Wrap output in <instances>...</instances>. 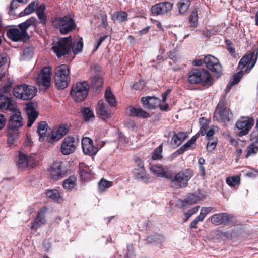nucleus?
<instances>
[{"label": "nucleus", "instance_id": "nucleus-31", "mask_svg": "<svg viewBox=\"0 0 258 258\" xmlns=\"http://www.w3.org/2000/svg\"><path fill=\"white\" fill-rule=\"evenodd\" d=\"M38 3L37 2H32L30 3L28 6L20 13V16L22 17L28 15L34 12Z\"/></svg>", "mask_w": 258, "mask_h": 258}, {"label": "nucleus", "instance_id": "nucleus-50", "mask_svg": "<svg viewBox=\"0 0 258 258\" xmlns=\"http://www.w3.org/2000/svg\"><path fill=\"white\" fill-rule=\"evenodd\" d=\"M200 206H197L193 208L188 210L186 212L184 213V215L186 217V219L183 220L184 222H186L192 215L197 213L199 210Z\"/></svg>", "mask_w": 258, "mask_h": 258}, {"label": "nucleus", "instance_id": "nucleus-60", "mask_svg": "<svg viewBox=\"0 0 258 258\" xmlns=\"http://www.w3.org/2000/svg\"><path fill=\"white\" fill-rule=\"evenodd\" d=\"M135 169H141L144 168V165L143 162L141 159L138 158L135 160Z\"/></svg>", "mask_w": 258, "mask_h": 258}, {"label": "nucleus", "instance_id": "nucleus-54", "mask_svg": "<svg viewBox=\"0 0 258 258\" xmlns=\"http://www.w3.org/2000/svg\"><path fill=\"white\" fill-rule=\"evenodd\" d=\"M198 200V198L195 195H189L185 199V203L188 204H195Z\"/></svg>", "mask_w": 258, "mask_h": 258}, {"label": "nucleus", "instance_id": "nucleus-9", "mask_svg": "<svg viewBox=\"0 0 258 258\" xmlns=\"http://www.w3.org/2000/svg\"><path fill=\"white\" fill-rule=\"evenodd\" d=\"M89 89L87 82H78L72 86L70 94L76 101H82L87 97Z\"/></svg>", "mask_w": 258, "mask_h": 258}, {"label": "nucleus", "instance_id": "nucleus-42", "mask_svg": "<svg viewBox=\"0 0 258 258\" xmlns=\"http://www.w3.org/2000/svg\"><path fill=\"white\" fill-rule=\"evenodd\" d=\"M81 112L85 121L91 120L94 118V115L92 110L89 108H84Z\"/></svg>", "mask_w": 258, "mask_h": 258}, {"label": "nucleus", "instance_id": "nucleus-5", "mask_svg": "<svg viewBox=\"0 0 258 258\" xmlns=\"http://www.w3.org/2000/svg\"><path fill=\"white\" fill-rule=\"evenodd\" d=\"M193 176L192 171L190 169L182 170L171 179V186L174 189H180L186 187L188 181Z\"/></svg>", "mask_w": 258, "mask_h": 258}, {"label": "nucleus", "instance_id": "nucleus-47", "mask_svg": "<svg viewBox=\"0 0 258 258\" xmlns=\"http://www.w3.org/2000/svg\"><path fill=\"white\" fill-rule=\"evenodd\" d=\"M12 84L13 82L10 79H8L7 83L0 90L1 94L7 95L12 87Z\"/></svg>", "mask_w": 258, "mask_h": 258}, {"label": "nucleus", "instance_id": "nucleus-63", "mask_svg": "<svg viewBox=\"0 0 258 258\" xmlns=\"http://www.w3.org/2000/svg\"><path fill=\"white\" fill-rule=\"evenodd\" d=\"M197 138L198 136L197 135L194 136L185 144L189 148L192 145H193L195 143Z\"/></svg>", "mask_w": 258, "mask_h": 258}, {"label": "nucleus", "instance_id": "nucleus-46", "mask_svg": "<svg viewBox=\"0 0 258 258\" xmlns=\"http://www.w3.org/2000/svg\"><path fill=\"white\" fill-rule=\"evenodd\" d=\"M164 237L160 235H155L150 236L147 238L148 242L150 243L154 242L156 243H161L164 241Z\"/></svg>", "mask_w": 258, "mask_h": 258}, {"label": "nucleus", "instance_id": "nucleus-17", "mask_svg": "<svg viewBox=\"0 0 258 258\" xmlns=\"http://www.w3.org/2000/svg\"><path fill=\"white\" fill-rule=\"evenodd\" d=\"M77 142L73 137H66L62 143L61 151L64 155H69L75 150Z\"/></svg>", "mask_w": 258, "mask_h": 258}, {"label": "nucleus", "instance_id": "nucleus-18", "mask_svg": "<svg viewBox=\"0 0 258 258\" xmlns=\"http://www.w3.org/2000/svg\"><path fill=\"white\" fill-rule=\"evenodd\" d=\"M83 151L86 155L93 156L98 151L97 147L93 145L92 140L88 137H84L82 139Z\"/></svg>", "mask_w": 258, "mask_h": 258}, {"label": "nucleus", "instance_id": "nucleus-14", "mask_svg": "<svg viewBox=\"0 0 258 258\" xmlns=\"http://www.w3.org/2000/svg\"><path fill=\"white\" fill-rule=\"evenodd\" d=\"M36 162L33 156H27L20 153L19 155L17 165L20 169H25L27 167L33 168L35 166Z\"/></svg>", "mask_w": 258, "mask_h": 258}, {"label": "nucleus", "instance_id": "nucleus-44", "mask_svg": "<svg viewBox=\"0 0 258 258\" xmlns=\"http://www.w3.org/2000/svg\"><path fill=\"white\" fill-rule=\"evenodd\" d=\"M226 182L227 184L230 186H234L240 183V178L239 176H230L226 178Z\"/></svg>", "mask_w": 258, "mask_h": 258}, {"label": "nucleus", "instance_id": "nucleus-6", "mask_svg": "<svg viewBox=\"0 0 258 258\" xmlns=\"http://www.w3.org/2000/svg\"><path fill=\"white\" fill-rule=\"evenodd\" d=\"M52 24L55 28L59 29L62 34L73 31L76 26L74 20L69 16L56 18L53 20Z\"/></svg>", "mask_w": 258, "mask_h": 258}, {"label": "nucleus", "instance_id": "nucleus-8", "mask_svg": "<svg viewBox=\"0 0 258 258\" xmlns=\"http://www.w3.org/2000/svg\"><path fill=\"white\" fill-rule=\"evenodd\" d=\"M36 93V89L34 86L25 84L17 85L13 89L14 95L24 100L31 99Z\"/></svg>", "mask_w": 258, "mask_h": 258}, {"label": "nucleus", "instance_id": "nucleus-51", "mask_svg": "<svg viewBox=\"0 0 258 258\" xmlns=\"http://www.w3.org/2000/svg\"><path fill=\"white\" fill-rule=\"evenodd\" d=\"M61 139V136L56 133V132H52L47 138V140L49 143H53L56 142Z\"/></svg>", "mask_w": 258, "mask_h": 258}, {"label": "nucleus", "instance_id": "nucleus-15", "mask_svg": "<svg viewBox=\"0 0 258 258\" xmlns=\"http://www.w3.org/2000/svg\"><path fill=\"white\" fill-rule=\"evenodd\" d=\"M204 62L206 67L212 72L217 74L222 72V67L219 60L211 55H208L205 57Z\"/></svg>", "mask_w": 258, "mask_h": 258}, {"label": "nucleus", "instance_id": "nucleus-19", "mask_svg": "<svg viewBox=\"0 0 258 258\" xmlns=\"http://www.w3.org/2000/svg\"><path fill=\"white\" fill-rule=\"evenodd\" d=\"M233 217L231 215L222 213L216 214L211 217V222L216 225H227L232 222Z\"/></svg>", "mask_w": 258, "mask_h": 258}, {"label": "nucleus", "instance_id": "nucleus-7", "mask_svg": "<svg viewBox=\"0 0 258 258\" xmlns=\"http://www.w3.org/2000/svg\"><path fill=\"white\" fill-rule=\"evenodd\" d=\"M72 38L71 36L61 38L53 42L52 49L57 56L61 57L68 54L71 51Z\"/></svg>", "mask_w": 258, "mask_h": 258}, {"label": "nucleus", "instance_id": "nucleus-57", "mask_svg": "<svg viewBox=\"0 0 258 258\" xmlns=\"http://www.w3.org/2000/svg\"><path fill=\"white\" fill-rule=\"evenodd\" d=\"M127 252L126 255V258H135V254L134 252L133 247L132 245L127 246Z\"/></svg>", "mask_w": 258, "mask_h": 258}, {"label": "nucleus", "instance_id": "nucleus-62", "mask_svg": "<svg viewBox=\"0 0 258 258\" xmlns=\"http://www.w3.org/2000/svg\"><path fill=\"white\" fill-rule=\"evenodd\" d=\"M7 61V57L5 54H0V68L4 66Z\"/></svg>", "mask_w": 258, "mask_h": 258}, {"label": "nucleus", "instance_id": "nucleus-24", "mask_svg": "<svg viewBox=\"0 0 258 258\" xmlns=\"http://www.w3.org/2000/svg\"><path fill=\"white\" fill-rule=\"evenodd\" d=\"M213 208L211 207H203L201 208L200 214L190 223V227L191 229L197 228V224L199 222H202L204 220L205 217L208 214Z\"/></svg>", "mask_w": 258, "mask_h": 258}, {"label": "nucleus", "instance_id": "nucleus-1", "mask_svg": "<svg viewBox=\"0 0 258 258\" xmlns=\"http://www.w3.org/2000/svg\"><path fill=\"white\" fill-rule=\"evenodd\" d=\"M4 109L12 112L7 128L8 142L12 145L18 136L19 128L23 125L22 117L11 99L7 95L0 94V111Z\"/></svg>", "mask_w": 258, "mask_h": 258}, {"label": "nucleus", "instance_id": "nucleus-21", "mask_svg": "<svg viewBox=\"0 0 258 258\" xmlns=\"http://www.w3.org/2000/svg\"><path fill=\"white\" fill-rule=\"evenodd\" d=\"M97 114L104 120L110 118L112 116V113L109 107L102 100L98 102Z\"/></svg>", "mask_w": 258, "mask_h": 258}, {"label": "nucleus", "instance_id": "nucleus-49", "mask_svg": "<svg viewBox=\"0 0 258 258\" xmlns=\"http://www.w3.org/2000/svg\"><path fill=\"white\" fill-rule=\"evenodd\" d=\"M162 146L160 145L157 148H156L153 153V155L152 156V159L153 160H158L162 157Z\"/></svg>", "mask_w": 258, "mask_h": 258}, {"label": "nucleus", "instance_id": "nucleus-25", "mask_svg": "<svg viewBox=\"0 0 258 258\" xmlns=\"http://www.w3.org/2000/svg\"><path fill=\"white\" fill-rule=\"evenodd\" d=\"M127 110L129 114L132 116L144 118H148L150 116L149 113L139 108L130 106L128 108Z\"/></svg>", "mask_w": 258, "mask_h": 258}, {"label": "nucleus", "instance_id": "nucleus-16", "mask_svg": "<svg viewBox=\"0 0 258 258\" xmlns=\"http://www.w3.org/2000/svg\"><path fill=\"white\" fill-rule=\"evenodd\" d=\"M173 8V4L168 2L160 3L153 6L151 11L154 15H164L170 11Z\"/></svg>", "mask_w": 258, "mask_h": 258}, {"label": "nucleus", "instance_id": "nucleus-34", "mask_svg": "<svg viewBox=\"0 0 258 258\" xmlns=\"http://www.w3.org/2000/svg\"><path fill=\"white\" fill-rule=\"evenodd\" d=\"M246 152V158L256 154L258 152V145L253 142L251 143L247 147Z\"/></svg>", "mask_w": 258, "mask_h": 258}, {"label": "nucleus", "instance_id": "nucleus-32", "mask_svg": "<svg viewBox=\"0 0 258 258\" xmlns=\"http://www.w3.org/2000/svg\"><path fill=\"white\" fill-rule=\"evenodd\" d=\"M186 138V135L183 132H180L177 134L174 133L171 139V143H174L176 146H177L180 145Z\"/></svg>", "mask_w": 258, "mask_h": 258}, {"label": "nucleus", "instance_id": "nucleus-36", "mask_svg": "<svg viewBox=\"0 0 258 258\" xmlns=\"http://www.w3.org/2000/svg\"><path fill=\"white\" fill-rule=\"evenodd\" d=\"M190 5L189 0H181L177 4L179 13L182 14L185 13L188 9Z\"/></svg>", "mask_w": 258, "mask_h": 258}, {"label": "nucleus", "instance_id": "nucleus-20", "mask_svg": "<svg viewBox=\"0 0 258 258\" xmlns=\"http://www.w3.org/2000/svg\"><path fill=\"white\" fill-rule=\"evenodd\" d=\"M37 105L35 103L29 102L26 105V112L28 118V127H31L38 116L36 111Z\"/></svg>", "mask_w": 258, "mask_h": 258}, {"label": "nucleus", "instance_id": "nucleus-59", "mask_svg": "<svg viewBox=\"0 0 258 258\" xmlns=\"http://www.w3.org/2000/svg\"><path fill=\"white\" fill-rule=\"evenodd\" d=\"M216 146V142L215 141H209L207 145V149L208 151L212 152L213 151Z\"/></svg>", "mask_w": 258, "mask_h": 258}, {"label": "nucleus", "instance_id": "nucleus-37", "mask_svg": "<svg viewBox=\"0 0 258 258\" xmlns=\"http://www.w3.org/2000/svg\"><path fill=\"white\" fill-rule=\"evenodd\" d=\"M76 179L74 176H70L63 181V187L67 189H72L76 185Z\"/></svg>", "mask_w": 258, "mask_h": 258}, {"label": "nucleus", "instance_id": "nucleus-26", "mask_svg": "<svg viewBox=\"0 0 258 258\" xmlns=\"http://www.w3.org/2000/svg\"><path fill=\"white\" fill-rule=\"evenodd\" d=\"M133 174L136 179L143 182H148L149 179V175L147 173L145 168H141V169H134Z\"/></svg>", "mask_w": 258, "mask_h": 258}, {"label": "nucleus", "instance_id": "nucleus-10", "mask_svg": "<svg viewBox=\"0 0 258 258\" xmlns=\"http://www.w3.org/2000/svg\"><path fill=\"white\" fill-rule=\"evenodd\" d=\"M8 37L14 42H25L29 38L27 32L22 31L20 29L12 28L7 31Z\"/></svg>", "mask_w": 258, "mask_h": 258}, {"label": "nucleus", "instance_id": "nucleus-41", "mask_svg": "<svg viewBox=\"0 0 258 258\" xmlns=\"http://www.w3.org/2000/svg\"><path fill=\"white\" fill-rule=\"evenodd\" d=\"M47 197L57 202L60 201L62 199L59 192L56 190H49L46 191Z\"/></svg>", "mask_w": 258, "mask_h": 258}, {"label": "nucleus", "instance_id": "nucleus-43", "mask_svg": "<svg viewBox=\"0 0 258 258\" xmlns=\"http://www.w3.org/2000/svg\"><path fill=\"white\" fill-rule=\"evenodd\" d=\"M80 177L82 180L84 181H87L90 179L92 177V173L87 167L85 169H81L80 171Z\"/></svg>", "mask_w": 258, "mask_h": 258}, {"label": "nucleus", "instance_id": "nucleus-35", "mask_svg": "<svg viewBox=\"0 0 258 258\" xmlns=\"http://www.w3.org/2000/svg\"><path fill=\"white\" fill-rule=\"evenodd\" d=\"M105 98L106 101L111 106H114L116 104V100L114 96L112 94L111 89L108 88L105 93Z\"/></svg>", "mask_w": 258, "mask_h": 258}, {"label": "nucleus", "instance_id": "nucleus-13", "mask_svg": "<svg viewBox=\"0 0 258 258\" xmlns=\"http://www.w3.org/2000/svg\"><path fill=\"white\" fill-rule=\"evenodd\" d=\"M256 61V56L253 53H250L243 56L240 60L238 68L240 70L243 69L246 67L245 72L248 73L254 67Z\"/></svg>", "mask_w": 258, "mask_h": 258}, {"label": "nucleus", "instance_id": "nucleus-3", "mask_svg": "<svg viewBox=\"0 0 258 258\" xmlns=\"http://www.w3.org/2000/svg\"><path fill=\"white\" fill-rule=\"evenodd\" d=\"M226 95H223L217 106L214 114V118L224 125L230 124L232 120V114L230 109L225 106Z\"/></svg>", "mask_w": 258, "mask_h": 258}, {"label": "nucleus", "instance_id": "nucleus-39", "mask_svg": "<svg viewBox=\"0 0 258 258\" xmlns=\"http://www.w3.org/2000/svg\"><path fill=\"white\" fill-rule=\"evenodd\" d=\"M127 17V14L125 12L120 11L115 13L113 15V19L119 22L125 21Z\"/></svg>", "mask_w": 258, "mask_h": 258}, {"label": "nucleus", "instance_id": "nucleus-55", "mask_svg": "<svg viewBox=\"0 0 258 258\" xmlns=\"http://www.w3.org/2000/svg\"><path fill=\"white\" fill-rule=\"evenodd\" d=\"M243 75V72L240 71L238 73L233 75L232 80L230 81L233 84H236L238 83Z\"/></svg>", "mask_w": 258, "mask_h": 258}, {"label": "nucleus", "instance_id": "nucleus-64", "mask_svg": "<svg viewBox=\"0 0 258 258\" xmlns=\"http://www.w3.org/2000/svg\"><path fill=\"white\" fill-rule=\"evenodd\" d=\"M107 37V35H105V36H102L100 38V39H99L98 42H97V44L95 47V48L94 49V52L96 51L98 48H99V47L100 46V45L102 44V43L104 41V40Z\"/></svg>", "mask_w": 258, "mask_h": 258}, {"label": "nucleus", "instance_id": "nucleus-52", "mask_svg": "<svg viewBox=\"0 0 258 258\" xmlns=\"http://www.w3.org/2000/svg\"><path fill=\"white\" fill-rule=\"evenodd\" d=\"M33 54V47L32 46L25 48L23 50V55L26 58L32 57Z\"/></svg>", "mask_w": 258, "mask_h": 258}, {"label": "nucleus", "instance_id": "nucleus-4", "mask_svg": "<svg viewBox=\"0 0 258 258\" xmlns=\"http://www.w3.org/2000/svg\"><path fill=\"white\" fill-rule=\"evenodd\" d=\"M70 70L67 65L62 64L56 67L54 81L55 85L59 89L66 88L70 82Z\"/></svg>", "mask_w": 258, "mask_h": 258}, {"label": "nucleus", "instance_id": "nucleus-56", "mask_svg": "<svg viewBox=\"0 0 258 258\" xmlns=\"http://www.w3.org/2000/svg\"><path fill=\"white\" fill-rule=\"evenodd\" d=\"M144 86L145 82L144 81H139L133 85V88L136 90H141L143 89Z\"/></svg>", "mask_w": 258, "mask_h": 258}, {"label": "nucleus", "instance_id": "nucleus-48", "mask_svg": "<svg viewBox=\"0 0 258 258\" xmlns=\"http://www.w3.org/2000/svg\"><path fill=\"white\" fill-rule=\"evenodd\" d=\"M200 123L201 125L200 132L202 135H205L208 128V124L207 123V120L205 119L204 117L201 118Z\"/></svg>", "mask_w": 258, "mask_h": 258}, {"label": "nucleus", "instance_id": "nucleus-29", "mask_svg": "<svg viewBox=\"0 0 258 258\" xmlns=\"http://www.w3.org/2000/svg\"><path fill=\"white\" fill-rule=\"evenodd\" d=\"M48 125L45 121H42L39 123L37 128V133L39 135V141H42L47 131Z\"/></svg>", "mask_w": 258, "mask_h": 258}, {"label": "nucleus", "instance_id": "nucleus-2", "mask_svg": "<svg viewBox=\"0 0 258 258\" xmlns=\"http://www.w3.org/2000/svg\"><path fill=\"white\" fill-rule=\"evenodd\" d=\"M188 80L191 84H200L203 86H209L213 83L210 74L203 69L191 70L188 74Z\"/></svg>", "mask_w": 258, "mask_h": 258}, {"label": "nucleus", "instance_id": "nucleus-12", "mask_svg": "<svg viewBox=\"0 0 258 258\" xmlns=\"http://www.w3.org/2000/svg\"><path fill=\"white\" fill-rule=\"evenodd\" d=\"M51 69L49 67H44L37 78V83L39 86L48 88L50 86Z\"/></svg>", "mask_w": 258, "mask_h": 258}, {"label": "nucleus", "instance_id": "nucleus-30", "mask_svg": "<svg viewBox=\"0 0 258 258\" xmlns=\"http://www.w3.org/2000/svg\"><path fill=\"white\" fill-rule=\"evenodd\" d=\"M83 47V41L82 38H77L75 40L73 44H72V51L74 54L80 52Z\"/></svg>", "mask_w": 258, "mask_h": 258}, {"label": "nucleus", "instance_id": "nucleus-11", "mask_svg": "<svg viewBox=\"0 0 258 258\" xmlns=\"http://www.w3.org/2000/svg\"><path fill=\"white\" fill-rule=\"evenodd\" d=\"M254 119L252 118L242 117L239 119L236 124V127L240 130L239 133V136L247 135L254 124Z\"/></svg>", "mask_w": 258, "mask_h": 258}, {"label": "nucleus", "instance_id": "nucleus-22", "mask_svg": "<svg viewBox=\"0 0 258 258\" xmlns=\"http://www.w3.org/2000/svg\"><path fill=\"white\" fill-rule=\"evenodd\" d=\"M62 165L61 162L54 163L49 170L50 178L56 180L62 177L64 174V171L62 170Z\"/></svg>", "mask_w": 258, "mask_h": 258}, {"label": "nucleus", "instance_id": "nucleus-61", "mask_svg": "<svg viewBox=\"0 0 258 258\" xmlns=\"http://www.w3.org/2000/svg\"><path fill=\"white\" fill-rule=\"evenodd\" d=\"M18 2L17 0H12L9 9V13L12 12L18 7Z\"/></svg>", "mask_w": 258, "mask_h": 258}, {"label": "nucleus", "instance_id": "nucleus-33", "mask_svg": "<svg viewBox=\"0 0 258 258\" xmlns=\"http://www.w3.org/2000/svg\"><path fill=\"white\" fill-rule=\"evenodd\" d=\"M35 20L36 19L34 17H31L30 18L27 20L25 22L19 24V29L24 32H27V29L31 26H34L35 27Z\"/></svg>", "mask_w": 258, "mask_h": 258}, {"label": "nucleus", "instance_id": "nucleus-38", "mask_svg": "<svg viewBox=\"0 0 258 258\" xmlns=\"http://www.w3.org/2000/svg\"><path fill=\"white\" fill-rule=\"evenodd\" d=\"M112 182L102 179L98 184L99 190L100 192H103L107 188L112 186Z\"/></svg>", "mask_w": 258, "mask_h": 258}, {"label": "nucleus", "instance_id": "nucleus-53", "mask_svg": "<svg viewBox=\"0 0 258 258\" xmlns=\"http://www.w3.org/2000/svg\"><path fill=\"white\" fill-rule=\"evenodd\" d=\"M68 131V128L67 125H62L59 126V127L57 129L56 133L58 135V136H61V138L67 134Z\"/></svg>", "mask_w": 258, "mask_h": 258}, {"label": "nucleus", "instance_id": "nucleus-45", "mask_svg": "<svg viewBox=\"0 0 258 258\" xmlns=\"http://www.w3.org/2000/svg\"><path fill=\"white\" fill-rule=\"evenodd\" d=\"M198 13L196 10L193 11L189 17V22L191 27H195L197 26L198 24Z\"/></svg>", "mask_w": 258, "mask_h": 258}, {"label": "nucleus", "instance_id": "nucleus-58", "mask_svg": "<svg viewBox=\"0 0 258 258\" xmlns=\"http://www.w3.org/2000/svg\"><path fill=\"white\" fill-rule=\"evenodd\" d=\"M39 20V23L45 24L46 22V16L44 13L36 12Z\"/></svg>", "mask_w": 258, "mask_h": 258}, {"label": "nucleus", "instance_id": "nucleus-23", "mask_svg": "<svg viewBox=\"0 0 258 258\" xmlns=\"http://www.w3.org/2000/svg\"><path fill=\"white\" fill-rule=\"evenodd\" d=\"M142 105L147 109H153L160 105V100L155 97L147 96L142 99Z\"/></svg>", "mask_w": 258, "mask_h": 258}, {"label": "nucleus", "instance_id": "nucleus-27", "mask_svg": "<svg viewBox=\"0 0 258 258\" xmlns=\"http://www.w3.org/2000/svg\"><path fill=\"white\" fill-rule=\"evenodd\" d=\"M45 211L44 210H40L35 218L34 222L32 223L31 228L32 229H37L41 225L45 224V219L44 218Z\"/></svg>", "mask_w": 258, "mask_h": 258}, {"label": "nucleus", "instance_id": "nucleus-40", "mask_svg": "<svg viewBox=\"0 0 258 258\" xmlns=\"http://www.w3.org/2000/svg\"><path fill=\"white\" fill-rule=\"evenodd\" d=\"M103 85V79L101 77L95 76L92 80V86L97 90L100 89Z\"/></svg>", "mask_w": 258, "mask_h": 258}, {"label": "nucleus", "instance_id": "nucleus-28", "mask_svg": "<svg viewBox=\"0 0 258 258\" xmlns=\"http://www.w3.org/2000/svg\"><path fill=\"white\" fill-rule=\"evenodd\" d=\"M150 169L155 175L162 177L166 176V171L161 165H153L151 166Z\"/></svg>", "mask_w": 258, "mask_h": 258}]
</instances>
